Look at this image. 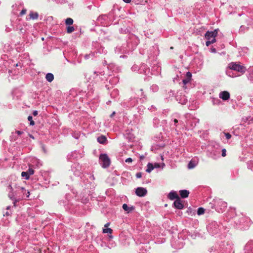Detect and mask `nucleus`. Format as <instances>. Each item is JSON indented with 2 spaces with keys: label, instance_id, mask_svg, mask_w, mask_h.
Listing matches in <instances>:
<instances>
[{
  "label": "nucleus",
  "instance_id": "58836bf2",
  "mask_svg": "<svg viewBox=\"0 0 253 253\" xmlns=\"http://www.w3.org/2000/svg\"><path fill=\"white\" fill-rule=\"evenodd\" d=\"M224 134L227 139H229L231 137V135L229 133H224Z\"/></svg>",
  "mask_w": 253,
  "mask_h": 253
},
{
  "label": "nucleus",
  "instance_id": "bb28decb",
  "mask_svg": "<svg viewBox=\"0 0 253 253\" xmlns=\"http://www.w3.org/2000/svg\"><path fill=\"white\" fill-rule=\"evenodd\" d=\"M31 166L29 167V169L26 171L29 175H33L34 173V170Z\"/></svg>",
  "mask_w": 253,
  "mask_h": 253
},
{
  "label": "nucleus",
  "instance_id": "c85d7f7f",
  "mask_svg": "<svg viewBox=\"0 0 253 253\" xmlns=\"http://www.w3.org/2000/svg\"><path fill=\"white\" fill-rule=\"evenodd\" d=\"M205 212V209L203 208H199L197 211V214L198 215H201L204 214Z\"/></svg>",
  "mask_w": 253,
  "mask_h": 253
},
{
  "label": "nucleus",
  "instance_id": "4d7b16f0",
  "mask_svg": "<svg viewBox=\"0 0 253 253\" xmlns=\"http://www.w3.org/2000/svg\"><path fill=\"white\" fill-rule=\"evenodd\" d=\"M143 158V157H142V156H141V157H140V159H142Z\"/></svg>",
  "mask_w": 253,
  "mask_h": 253
},
{
  "label": "nucleus",
  "instance_id": "2f4dec72",
  "mask_svg": "<svg viewBox=\"0 0 253 253\" xmlns=\"http://www.w3.org/2000/svg\"><path fill=\"white\" fill-rule=\"evenodd\" d=\"M94 56V52L89 53V54H86L84 56V58L86 59H89L91 57H93Z\"/></svg>",
  "mask_w": 253,
  "mask_h": 253
},
{
  "label": "nucleus",
  "instance_id": "a878e982",
  "mask_svg": "<svg viewBox=\"0 0 253 253\" xmlns=\"http://www.w3.org/2000/svg\"><path fill=\"white\" fill-rule=\"evenodd\" d=\"M75 31V28L73 26H69L67 28V32L69 34L72 33Z\"/></svg>",
  "mask_w": 253,
  "mask_h": 253
},
{
  "label": "nucleus",
  "instance_id": "dca6fc26",
  "mask_svg": "<svg viewBox=\"0 0 253 253\" xmlns=\"http://www.w3.org/2000/svg\"><path fill=\"white\" fill-rule=\"evenodd\" d=\"M169 198L170 200H173L174 199L176 200L179 197L175 192H171L169 194Z\"/></svg>",
  "mask_w": 253,
  "mask_h": 253
},
{
  "label": "nucleus",
  "instance_id": "37998d69",
  "mask_svg": "<svg viewBox=\"0 0 253 253\" xmlns=\"http://www.w3.org/2000/svg\"><path fill=\"white\" fill-rule=\"evenodd\" d=\"M99 78H100L102 81L106 79V77L104 76V74L101 75V77L99 76Z\"/></svg>",
  "mask_w": 253,
  "mask_h": 253
},
{
  "label": "nucleus",
  "instance_id": "4be33fe9",
  "mask_svg": "<svg viewBox=\"0 0 253 253\" xmlns=\"http://www.w3.org/2000/svg\"><path fill=\"white\" fill-rule=\"evenodd\" d=\"M133 1L137 4H145L147 2V0H133Z\"/></svg>",
  "mask_w": 253,
  "mask_h": 253
},
{
  "label": "nucleus",
  "instance_id": "c9c22d12",
  "mask_svg": "<svg viewBox=\"0 0 253 253\" xmlns=\"http://www.w3.org/2000/svg\"><path fill=\"white\" fill-rule=\"evenodd\" d=\"M26 12V9H23L21 10V11L20 12V13H19V15L20 16H22V15H23L24 14H25Z\"/></svg>",
  "mask_w": 253,
  "mask_h": 253
},
{
  "label": "nucleus",
  "instance_id": "cd10ccee",
  "mask_svg": "<svg viewBox=\"0 0 253 253\" xmlns=\"http://www.w3.org/2000/svg\"><path fill=\"white\" fill-rule=\"evenodd\" d=\"M215 42H216L215 39V38H213V39H212V40L211 41L209 40V41H207L206 42V45L207 46H208L211 43H214Z\"/></svg>",
  "mask_w": 253,
  "mask_h": 253
},
{
  "label": "nucleus",
  "instance_id": "6ab92c4d",
  "mask_svg": "<svg viewBox=\"0 0 253 253\" xmlns=\"http://www.w3.org/2000/svg\"><path fill=\"white\" fill-rule=\"evenodd\" d=\"M123 209L125 211H126L128 213H129L132 211L134 209V208L133 207H128L127 204H124L123 205Z\"/></svg>",
  "mask_w": 253,
  "mask_h": 253
},
{
  "label": "nucleus",
  "instance_id": "c03bdc74",
  "mask_svg": "<svg viewBox=\"0 0 253 253\" xmlns=\"http://www.w3.org/2000/svg\"><path fill=\"white\" fill-rule=\"evenodd\" d=\"M93 74H94V76H95V78L96 79V80H97V77H98V73H97L96 72H93Z\"/></svg>",
  "mask_w": 253,
  "mask_h": 253
},
{
  "label": "nucleus",
  "instance_id": "a19ab883",
  "mask_svg": "<svg viewBox=\"0 0 253 253\" xmlns=\"http://www.w3.org/2000/svg\"><path fill=\"white\" fill-rule=\"evenodd\" d=\"M88 177H89L91 180H93L94 179V176L91 174H87Z\"/></svg>",
  "mask_w": 253,
  "mask_h": 253
},
{
  "label": "nucleus",
  "instance_id": "39448f33",
  "mask_svg": "<svg viewBox=\"0 0 253 253\" xmlns=\"http://www.w3.org/2000/svg\"><path fill=\"white\" fill-rule=\"evenodd\" d=\"M229 68L230 69L242 73L244 72L245 68L237 63L232 62L229 64Z\"/></svg>",
  "mask_w": 253,
  "mask_h": 253
},
{
  "label": "nucleus",
  "instance_id": "f8f14e48",
  "mask_svg": "<svg viewBox=\"0 0 253 253\" xmlns=\"http://www.w3.org/2000/svg\"><path fill=\"white\" fill-rule=\"evenodd\" d=\"M42 164L39 160L34 159L31 164V167L36 169L39 168L42 166Z\"/></svg>",
  "mask_w": 253,
  "mask_h": 253
},
{
  "label": "nucleus",
  "instance_id": "09e8293b",
  "mask_svg": "<svg viewBox=\"0 0 253 253\" xmlns=\"http://www.w3.org/2000/svg\"><path fill=\"white\" fill-rule=\"evenodd\" d=\"M173 121L175 123H177L178 122V120L176 119H175Z\"/></svg>",
  "mask_w": 253,
  "mask_h": 253
},
{
  "label": "nucleus",
  "instance_id": "ea45409f",
  "mask_svg": "<svg viewBox=\"0 0 253 253\" xmlns=\"http://www.w3.org/2000/svg\"><path fill=\"white\" fill-rule=\"evenodd\" d=\"M136 176L137 178H140L142 177V173L141 172H137L136 174Z\"/></svg>",
  "mask_w": 253,
  "mask_h": 253
},
{
  "label": "nucleus",
  "instance_id": "864d4df0",
  "mask_svg": "<svg viewBox=\"0 0 253 253\" xmlns=\"http://www.w3.org/2000/svg\"><path fill=\"white\" fill-rule=\"evenodd\" d=\"M9 208H10V206H7L6 208V209L8 210V209H9Z\"/></svg>",
  "mask_w": 253,
  "mask_h": 253
},
{
  "label": "nucleus",
  "instance_id": "4468645a",
  "mask_svg": "<svg viewBox=\"0 0 253 253\" xmlns=\"http://www.w3.org/2000/svg\"><path fill=\"white\" fill-rule=\"evenodd\" d=\"M179 194L182 198H186L188 197L189 192L186 190H181L179 191Z\"/></svg>",
  "mask_w": 253,
  "mask_h": 253
},
{
  "label": "nucleus",
  "instance_id": "393cba45",
  "mask_svg": "<svg viewBox=\"0 0 253 253\" xmlns=\"http://www.w3.org/2000/svg\"><path fill=\"white\" fill-rule=\"evenodd\" d=\"M22 177H24L25 179L27 180L29 178L30 175L26 171H23L21 173Z\"/></svg>",
  "mask_w": 253,
  "mask_h": 253
},
{
  "label": "nucleus",
  "instance_id": "e433bc0d",
  "mask_svg": "<svg viewBox=\"0 0 253 253\" xmlns=\"http://www.w3.org/2000/svg\"><path fill=\"white\" fill-rule=\"evenodd\" d=\"M222 157H225L226 156V150L225 149H223L222 150Z\"/></svg>",
  "mask_w": 253,
  "mask_h": 253
},
{
  "label": "nucleus",
  "instance_id": "5701e85b",
  "mask_svg": "<svg viewBox=\"0 0 253 253\" xmlns=\"http://www.w3.org/2000/svg\"><path fill=\"white\" fill-rule=\"evenodd\" d=\"M73 22H74V21H73V19H72L71 18H68L65 20L66 24L67 25H69V26L72 25L73 23Z\"/></svg>",
  "mask_w": 253,
  "mask_h": 253
},
{
  "label": "nucleus",
  "instance_id": "1a4fd4ad",
  "mask_svg": "<svg viewBox=\"0 0 253 253\" xmlns=\"http://www.w3.org/2000/svg\"><path fill=\"white\" fill-rule=\"evenodd\" d=\"M173 205L176 209L179 210L182 209L184 208V205L179 198L174 202Z\"/></svg>",
  "mask_w": 253,
  "mask_h": 253
},
{
  "label": "nucleus",
  "instance_id": "7ed1b4c3",
  "mask_svg": "<svg viewBox=\"0 0 253 253\" xmlns=\"http://www.w3.org/2000/svg\"><path fill=\"white\" fill-rule=\"evenodd\" d=\"M99 163L103 168L109 167L110 163V160L106 154H101L99 156Z\"/></svg>",
  "mask_w": 253,
  "mask_h": 253
},
{
  "label": "nucleus",
  "instance_id": "aec40b11",
  "mask_svg": "<svg viewBox=\"0 0 253 253\" xmlns=\"http://www.w3.org/2000/svg\"><path fill=\"white\" fill-rule=\"evenodd\" d=\"M205 37L207 40H210L211 38H213V35L211 32L207 31L205 34Z\"/></svg>",
  "mask_w": 253,
  "mask_h": 253
},
{
  "label": "nucleus",
  "instance_id": "473e14b6",
  "mask_svg": "<svg viewBox=\"0 0 253 253\" xmlns=\"http://www.w3.org/2000/svg\"><path fill=\"white\" fill-rule=\"evenodd\" d=\"M104 47H100V48H99V49H98V51L96 52H98V53H105L106 52L105 51H104Z\"/></svg>",
  "mask_w": 253,
  "mask_h": 253
},
{
  "label": "nucleus",
  "instance_id": "20e7f679",
  "mask_svg": "<svg viewBox=\"0 0 253 253\" xmlns=\"http://www.w3.org/2000/svg\"><path fill=\"white\" fill-rule=\"evenodd\" d=\"M71 170L76 176H79L82 173L81 166L78 163H74L71 166Z\"/></svg>",
  "mask_w": 253,
  "mask_h": 253
},
{
  "label": "nucleus",
  "instance_id": "f03ea898",
  "mask_svg": "<svg viewBox=\"0 0 253 253\" xmlns=\"http://www.w3.org/2000/svg\"><path fill=\"white\" fill-rule=\"evenodd\" d=\"M109 19L106 15L100 16L97 19V24H100L103 27V28L101 29V31L104 32L105 34H107L110 32L109 28H108V26H109Z\"/></svg>",
  "mask_w": 253,
  "mask_h": 253
},
{
  "label": "nucleus",
  "instance_id": "ddd939ff",
  "mask_svg": "<svg viewBox=\"0 0 253 253\" xmlns=\"http://www.w3.org/2000/svg\"><path fill=\"white\" fill-rule=\"evenodd\" d=\"M191 77H192V74L189 72H187V73L186 74V79L183 80V81H182V82L185 85L188 83H189L191 79Z\"/></svg>",
  "mask_w": 253,
  "mask_h": 253
},
{
  "label": "nucleus",
  "instance_id": "f3484780",
  "mask_svg": "<svg viewBox=\"0 0 253 253\" xmlns=\"http://www.w3.org/2000/svg\"><path fill=\"white\" fill-rule=\"evenodd\" d=\"M45 79L47 81L51 83L54 80V75L51 73H47L45 76Z\"/></svg>",
  "mask_w": 253,
  "mask_h": 253
},
{
  "label": "nucleus",
  "instance_id": "6e6552de",
  "mask_svg": "<svg viewBox=\"0 0 253 253\" xmlns=\"http://www.w3.org/2000/svg\"><path fill=\"white\" fill-rule=\"evenodd\" d=\"M147 193V190L143 187H138L136 189L135 194L139 197H144Z\"/></svg>",
  "mask_w": 253,
  "mask_h": 253
},
{
  "label": "nucleus",
  "instance_id": "603ef678",
  "mask_svg": "<svg viewBox=\"0 0 253 253\" xmlns=\"http://www.w3.org/2000/svg\"><path fill=\"white\" fill-rule=\"evenodd\" d=\"M115 114V112H114L113 113H112V117Z\"/></svg>",
  "mask_w": 253,
  "mask_h": 253
},
{
  "label": "nucleus",
  "instance_id": "4c0bfd02",
  "mask_svg": "<svg viewBox=\"0 0 253 253\" xmlns=\"http://www.w3.org/2000/svg\"><path fill=\"white\" fill-rule=\"evenodd\" d=\"M30 196V192L26 190V192L25 193V198H28Z\"/></svg>",
  "mask_w": 253,
  "mask_h": 253
},
{
  "label": "nucleus",
  "instance_id": "a18cd8bd",
  "mask_svg": "<svg viewBox=\"0 0 253 253\" xmlns=\"http://www.w3.org/2000/svg\"><path fill=\"white\" fill-rule=\"evenodd\" d=\"M33 114L34 116H36L38 115V111H34L33 113Z\"/></svg>",
  "mask_w": 253,
  "mask_h": 253
},
{
  "label": "nucleus",
  "instance_id": "2eb2a0df",
  "mask_svg": "<svg viewBox=\"0 0 253 253\" xmlns=\"http://www.w3.org/2000/svg\"><path fill=\"white\" fill-rule=\"evenodd\" d=\"M97 140L98 143L102 144H104L107 141V138L105 136L101 135L97 137Z\"/></svg>",
  "mask_w": 253,
  "mask_h": 253
},
{
  "label": "nucleus",
  "instance_id": "f704fd0d",
  "mask_svg": "<svg viewBox=\"0 0 253 253\" xmlns=\"http://www.w3.org/2000/svg\"><path fill=\"white\" fill-rule=\"evenodd\" d=\"M188 168L189 169H193L195 167V165L191 162H190L189 164H188Z\"/></svg>",
  "mask_w": 253,
  "mask_h": 253
},
{
  "label": "nucleus",
  "instance_id": "a211bd4d",
  "mask_svg": "<svg viewBox=\"0 0 253 253\" xmlns=\"http://www.w3.org/2000/svg\"><path fill=\"white\" fill-rule=\"evenodd\" d=\"M110 222H108L106 224H105L104 227L103 229V233H109L111 234V228H109V226L110 225Z\"/></svg>",
  "mask_w": 253,
  "mask_h": 253
},
{
  "label": "nucleus",
  "instance_id": "de8ad7c7",
  "mask_svg": "<svg viewBox=\"0 0 253 253\" xmlns=\"http://www.w3.org/2000/svg\"><path fill=\"white\" fill-rule=\"evenodd\" d=\"M159 167H160V165H159V164L156 163V164H155V168H159Z\"/></svg>",
  "mask_w": 253,
  "mask_h": 253
},
{
  "label": "nucleus",
  "instance_id": "f257e3e1",
  "mask_svg": "<svg viewBox=\"0 0 253 253\" xmlns=\"http://www.w3.org/2000/svg\"><path fill=\"white\" fill-rule=\"evenodd\" d=\"M7 190L8 192V196L13 201L14 206L17 202L25 198V193L26 192V190L23 187L18 186L14 190L9 184L7 188Z\"/></svg>",
  "mask_w": 253,
  "mask_h": 253
},
{
  "label": "nucleus",
  "instance_id": "423d86ee",
  "mask_svg": "<svg viewBox=\"0 0 253 253\" xmlns=\"http://www.w3.org/2000/svg\"><path fill=\"white\" fill-rule=\"evenodd\" d=\"M65 200H61L59 201V203L61 206H64L66 209H68L70 208V195H66V197L65 198Z\"/></svg>",
  "mask_w": 253,
  "mask_h": 253
},
{
  "label": "nucleus",
  "instance_id": "9b49d317",
  "mask_svg": "<svg viewBox=\"0 0 253 253\" xmlns=\"http://www.w3.org/2000/svg\"><path fill=\"white\" fill-rule=\"evenodd\" d=\"M29 16V17L27 18V20H29L30 19L35 20V19H37L38 18L39 14L38 12H34L32 11H31L30 12Z\"/></svg>",
  "mask_w": 253,
  "mask_h": 253
},
{
  "label": "nucleus",
  "instance_id": "6e6d98bb",
  "mask_svg": "<svg viewBox=\"0 0 253 253\" xmlns=\"http://www.w3.org/2000/svg\"><path fill=\"white\" fill-rule=\"evenodd\" d=\"M104 64H106V61L105 60L104 61Z\"/></svg>",
  "mask_w": 253,
  "mask_h": 253
},
{
  "label": "nucleus",
  "instance_id": "49530a36",
  "mask_svg": "<svg viewBox=\"0 0 253 253\" xmlns=\"http://www.w3.org/2000/svg\"><path fill=\"white\" fill-rule=\"evenodd\" d=\"M10 214L9 213V212L8 211H6L4 214V215H9Z\"/></svg>",
  "mask_w": 253,
  "mask_h": 253
},
{
  "label": "nucleus",
  "instance_id": "7c9ffc66",
  "mask_svg": "<svg viewBox=\"0 0 253 253\" xmlns=\"http://www.w3.org/2000/svg\"><path fill=\"white\" fill-rule=\"evenodd\" d=\"M23 131L20 130H16L14 133H12V135L13 137H15V134H17L18 135H20L23 133Z\"/></svg>",
  "mask_w": 253,
  "mask_h": 253
},
{
  "label": "nucleus",
  "instance_id": "8fccbe9b",
  "mask_svg": "<svg viewBox=\"0 0 253 253\" xmlns=\"http://www.w3.org/2000/svg\"><path fill=\"white\" fill-rule=\"evenodd\" d=\"M47 19H52V16L48 17Z\"/></svg>",
  "mask_w": 253,
  "mask_h": 253
},
{
  "label": "nucleus",
  "instance_id": "412c9836",
  "mask_svg": "<svg viewBox=\"0 0 253 253\" xmlns=\"http://www.w3.org/2000/svg\"><path fill=\"white\" fill-rule=\"evenodd\" d=\"M154 168L153 165L152 163H148L147 165V169L146 171L147 172H150Z\"/></svg>",
  "mask_w": 253,
  "mask_h": 253
},
{
  "label": "nucleus",
  "instance_id": "b1692460",
  "mask_svg": "<svg viewBox=\"0 0 253 253\" xmlns=\"http://www.w3.org/2000/svg\"><path fill=\"white\" fill-rule=\"evenodd\" d=\"M15 30L20 31L21 33H23V28L22 26L20 25V23L18 24V25L14 28Z\"/></svg>",
  "mask_w": 253,
  "mask_h": 253
},
{
  "label": "nucleus",
  "instance_id": "72a5a7b5",
  "mask_svg": "<svg viewBox=\"0 0 253 253\" xmlns=\"http://www.w3.org/2000/svg\"><path fill=\"white\" fill-rule=\"evenodd\" d=\"M211 33L213 35V38H215V37L217 36L218 33V29H215L213 31H212Z\"/></svg>",
  "mask_w": 253,
  "mask_h": 253
},
{
  "label": "nucleus",
  "instance_id": "79ce46f5",
  "mask_svg": "<svg viewBox=\"0 0 253 253\" xmlns=\"http://www.w3.org/2000/svg\"><path fill=\"white\" fill-rule=\"evenodd\" d=\"M125 161L126 163H130V162H132V160L131 158H128L126 159Z\"/></svg>",
  "mask_w": 253,
  "mask_h": 253
},
{
  "label": "nucleus",
  "instance_id": "0eeeda50",
  "mask_svg": "<svg viewBox=\"0 0 253 253\" xmlns=\"http://www.w3.org/2000/svg\"><path fill=\"white\" fill-rule=\"evenodd\" d=\"M80 157V154L77 151H74L67 155V158L68 161H72L73 160L77 159Z\"/></svg>",
  "mask_w": 253,
  "mask_h": 253
},
{
  "label": "nucleus",
  "instance_id": "c756f323",
  "mask_svg": "<svg viewBox=\"0 0 253 253\" xmlns=\"http://www.w3.org/2000/svg\"><path fill=\"white\" fill-rule=\"evenodd\" d=\"M28 121H29L30 122V125L31 126H33L35 124V122L33 120V118L32 116H29L28 117Z\"/></svg>",
  "mask_w": 253,
  "mask_h": 253
},
{
  "label": "nucleus",
  "instance_id": "5fc2aeb1",
  "mask_svg": "<svg viewBox=\"0 0 253 253\" xmlns=\"http://www.w3.org/2000/svg\"><path fill=\"white\" fill-rule=\"evenodd\" d=\"M170 49H173V47L172 46H171V47H170Z\"/></svg>",
  "mask_w": 253,
  "mask_h": 253
},
{
  "label": "nucleus",
  "instance_id": "9d476101",
  "mask_svg": "<svg viewBox=\"0 0 253 253\" xmlns=\"http://www.w3.org/2000/svg\"><path fill=\"white\" fill-rule=\"evenodd\" d=\"M219 96L223 100H227L230 98V93L229 92L227 91H221L219 93Z\"/></svg>",
  "mask_w": 253,
  "mask_h": 253
},
{
  "label": "nucleus",
  "instance_id": "3c124183",
  "mask_svg": "<svg viewBox=\"0 0 253 253\" xmlns=\"http://www.w3.org/2000/svg\"><path fill=\"white\" fill-rule=\"evenodd\" d=\"M74 137L76 138V139H78V136H77V135H74Z\"/></svg>",
  "mask_w": 253,
  "mask_h": 253
}]
</instances>
